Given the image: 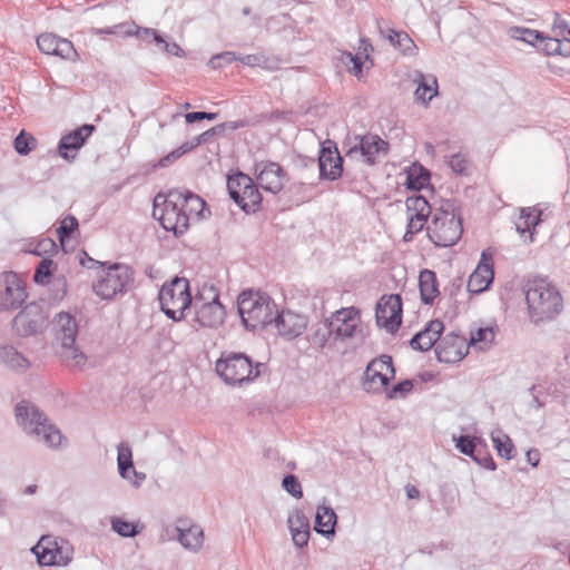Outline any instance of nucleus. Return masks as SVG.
<instances>
[{
	"label": "nucleus",
	"instance_id": "obj_1",
	"mask_svg": "<svg viewBox=\"0 0 570 570\" xmlns=\"http://www.w3.org/2000/svg\"><path fill=\"white\" fill-rule=\"evenodd\" d=\"M53 348L61 362L69 367H82L86 355L76 344L78 323L68 312L58 313L52 320Z\"/></svg>",
	"mask_w": 570,
	"mask_h": 570
},
{
	"label": "nucleus",
	"instance_id": "obj_2",
	"mask_svg": "<svg viewBox=\"0 0 570 570\" xmlns=\"http://www.w3.org/2000/svg\"><path fill=\"white\" fill-rule=\"evenodd\" d=\"M14 413L19 426L28 435L45 443L48 448L55 449L61 444L62 435L59 429L33 403L26 400L20 401L16 405Z\"/></svg>",
	"mask_w": 570,
	"mask_h": 570
},
{
	"label": "nucleus",
	"instance_id": "obj_3",
	"mask_svg": "<svg viewBox=\"0 0 570 570\" xmlns=\"http://www.w3.org/2000/svg\"><path fill=\"white\" fill-rule=\"evenodd\" d=\"M525 301L533 322L551 320L562 311V296L546 279H534L528 284Z\"/></svg>",
	"mask_w": 570,
	"mask_h": 570
},
{
	"label": "nucleus",
	"instance_id": "obj_4",
	"mask_svg": "<svg viewBox=\"0 0 570 570\" xmlns=\"http://www.w3.org/2000/svg\"><path fill=\"white\" fill-rule=\"evenodd\" d=\"M237 308L246 328H263L273 323L277 313L276 304L266 294L254 291H243L237 299Z\"/></svg>",
	"mask_w": 570,
	"mask_h": 570
},
{
	"label": "nucleus",
	"instance_id": "obj_5",
	"mask_svg": "<svg viewBox=\"0 0 570 570\" xmlns=\"http://www.w3.org/2000/svg\"><path fill=\"white\" fill-rule=\"evenodd\" d=\"M462 232L461 217L451 204L436 209L426 227L430 240L438 247H449L456 244Z\"/></svg>",
	"mask_w": 570,
	"mask_h": 570
},
{
	"label": "nucleus",
	"instance_id": "obj_6",
	"mask_svg": "<svg viewBox=\"0 0 570 570\" xmlns=\"http://www.w3.org/2000/svg\"><path fill=\"white\" fill-rule=\"evenodd\" d=\"M179 199L180 190H171L168 195L158 194L154 199L153 216L166 230L175 235H183L189 227L188 218L178 203Z\"/></svg>",
	"mask_w": 570,
	"mask_h": 570
},
{
	"label": "nucleus",
	"instance_id": "obj_7",
	"mask_svg": "<svg viewBox=\"0 0 570 570\" xmlns=\"http://www.w3.org/2000/svg\"><path fill=\"white\" fill-rule=\"evenodd\" d=\"M159 303L165 315L173 321H181L184 312L191 304L189 282L185 277H175L159 292Z\"/></svg>",
	"mask_w": 570,
	"mask_h": 570
},
{
	"label": "nucleus",
	"instance_id": "obj_8",
	"mask_svg": "<svg viewBox=\"0 0 570 570\" xmlns=\"http://www.w3.org/2000/svg\"><path fill=\"white\" fill-rule=\"evenodd\" d=\"M134 278V271L128 265L116 263L102 271L94 291L102 299H111L117 294L127 292Z\"/></svg>",
	"mask_w": 570,
	"mask_h": 570
},
{
	"label": "nucleus",
	"instance_id": "obj_9",
	"mask_svg": "<svg viewBox=\"0 0 570 570\" xmlns=\"http://www.w3.org/2000/svg\"><path fill=\"white\" fill-rule=\"evenodd\" d=\"M217 374L230 385L242 384L258 376L252 361L243 353L223 354L216 362Z\"/></svg>",
	"mask_w": 570,
	"mask_h": 570
},
{
	"label": "nucleus",
	"instance_id": "obj_10",
	"mask_svg": "<svg viewBox=\"0 0 570 570\" xmlns=\"http://www.w3.org/2000/svg\"><path fill=\"white\" fill-rule=\"evenodd\" d=\"M327 321L333 333V341L345 342L357 336L364 337L360 311L355 307L335 311L327 317Z\"/></svg>",
	"mask_w": 570,
	"mask_h": 570
},
{
	"label": "nucleus",
	"instance_id": "obj_11",
	"mask_svg": "<svg viewBox=\"0 0 570 570\" xmlns=\"http://www.w3.org/2000/svg\"><path fill=\"white\" fill-rule=\"evenodd\" d=\"M227 189L230 198L246 213L255 212L262 202L257 186L245 174L228 177Z\"/></svg>",
	"mask_w": 570,
	"mask_h": 570
},
{
	"label": "nucleus",
	"instance_id": "obj_12",
	"mask_svg": "<svg viewBox=\"0 0 570 570\" xmlns=\"http://www.w3.org/2000/svg\"><path fill=\"white\" fill-rule=\"evenodd\" d=\"M47 323L48 313L45 304L30 303L16 315L12 327L19 336H31L43 332Z\"/></svg>",
	"mask_w": 570,
	"mask_h": 570
},
{
	"label": "nucleus",
	"instance_id": "obj_13",
	"mask_svg": "<svg viewBox=\"0 0 570 570\" xmlns=\"http://www.w3.org/2000/svg\"><path fill=\"white\" fill-rule=\"evenodd\" d=\"M395 377V368L390 355L372 360L364 372L363 387L366 392L380 393Z\"/></svg>",
	"mask_w": 570,
	"mask_h": 570
},
{
	"label": "nucleus",
	"instance_id": "obj_14",
	"mask_svg": "<svg viewBox=\"0 0 570 570\" xmlns=\"http://www.w3.org/2000/svg\"><path fill=\"white\" fill-rule=\"evenodd\" d=\"M375 318L379 327L389 333L399 330L402 323V301L397 294L384 295L380 298L375 308Z\"/></svg>",
	"mask_w": 570,
	"mask_h": 570
},
{
	"label": "nucleus",
	"instance_id": "obj_15",
	"mask_svg": "<svg viewBox=\"0 0 570 570\" xmlns=\"http://www.w3.org/2000/svg\"><path fill=\"white\" fill-rule=\"evenodd\" d=\"M26 298V288L18 275L13 272L4 273L0 281V308L16 309Z\"/></svg>",
	"mask_w": 570,
	"mask_h": 570
},
{
	"label": "nucleus",
	"instance_id": "obj_16",
	"mask_svg": "<svg viewBox=\"0 0 570 570\" xmlns=\"http://www.w3.org/2000/svg\"><path fill=\"white\" fill-rule=\"evenodd\" d=\"M320 178L335 180L341 177L343 171V158L341 157L336 144L327 139L321 145L318 155Z\"/></svg>",
	"mask_w": 570,
	"mask_h": 570
},
{
	"label": "nucleus",
	"instance_id": "obj_17",
	"mask_svg": "<svg viewBox=\"0 0 570 570\" xmlns=\"http://www.w3.org/2000/svg\"><path fill=\"white\" fill-rule=\"evenodd\" d=\"M468 350L469 344L464 336L449 333L436 344L435 354L440 362L456 363L468 354Z\"/></svg>",
	"mask_w": 570,
	"mask_h": 570
},
{
	"label": "nucleus",
	"instance_id": "obj_18",
	"mask_svg": "<svg viewBox=\"0 0 570 570\" xmlns=\"http://www.w3.org/2000/svg\"><path fill=\"white\" fill-rule=\"evenodd\" d=\"M389 149V144L377 135H364L358 137V142L350 148L347 155L360 153L364 163L373 166L377 161L379 156H385Z\"/></svg>",
	"mask_w": 570,
	"mask_h": 570
},
{
	"label": "nucleus",
	"instance_id": "obj_19",
	"mask_svg": "<svg viewBox=\"0 0 570 570\" xmlns=\"http://www.w3.org/2000/svg\"><path fill=\"white\" fill-rule=\"evenodd\" d=\"M257 181L259 186L273 194L282 190L285 181V171L277 163H259L256 165Z\"/></svg>",
	"mask_w": 570,
	"mask_h": 570
},
{
	"label": "nucleus",
	"instance_id": "obj_20",
	"mask_svg": "<svg viewBox=\"0 0 570 570\" xmlns=\"http://www.w3.org/2000/svg\"><path fill=\"white\" fill-rule=\"evenodd\" d=\"M273 322L275 323L278 333L288 338L297 337L307 326L306 316L292 311L277 312Z\"/></svg>",
	"mask_w": 570,
	"mask_h": 570
},
{
	"label": "nucleus",
	"instance_id": "obj_21",
	"mask_svg": "<svg viewBox=\"0 0 570 570\" xmlns=\"http://www.w3.org/2000/svg\"><path fill=\"white\" fill-rule=\"evenodd\" d=\"M94 130V125H82L72 132L62 136L58 145L59 155L65 159H73L78 149Z\"/></svg>",
	"mask_w": 570,
	"mask_h": 570
},
{
	"label": "nucleus",
	"instance_id": "obj_22",
	"mask_svg": "<svg viewBox=\"0 0 570 570\" xmlns=\"http://www.w3.org/2000/svg\"><path fill=\"white\" fill-rule=\"evenodd\" d=\"M443 331V322L440 320H432L422 331L411 338L410 346L415 351H429L440 342Z\"/></svg>",
	"mask_w": 570,
	"mask_h": 570
},
{
	"label": "nucleus",
	"instance_id": "obj_23",
	"mask_svg": "<svg viewBox=\"0 0 570 570\" xmlns=\"http://www.w3.org/2000/svg\"><path fill=\"white\" fill-rule=\"evenodd\" d=\"M493 277L494 273L491 257H488L483 252L479 265L469 277L466 285L468 291L474 294L485 291L492 283Z\"/></svg>",
	"mask_w": 570,
	"mask_h": 570
},
{
	"label": "nucleus",
	"instance_id": "obj_24",
	"mask_svg": "<svg viewBox=\"0 0 570 570\" xmlns=\"http://www.w3.org/2000/svg\"><path fill=\"white\" fill-rule=\"evenodd\" d=\"M225 315L224 306L218 296H215L212 302L204 303L197 308L195 322L202 327L214 328L223 324Z\"/></svg>",
	"mask_w": 570,
	"mask_h": 570
},
{
	"label": "nucleus",
	"instance_id": "obj_25",
	"mask_svg": "<svg viewBox=\"0 0 570 570\" xmlns=\"http://www.w3.org/2000/svg\"><path fill=\"white\" fill-rule=\"evenodd\" d=\"M38 48L46 55H53L63 59L71 58L76 53L71 41L59 38L53 33H42L37 39Z\"/></svg>",
	"mask_w": 570,
	"mask_h": 570
},
{
	"label": "nucleus",
	"instance_id": "obj_26",
	"mask_svg": "<svg viewBox=\"0 0 570 570\" xmlns=\"http://www.w3.org/2000/svg\"><path fill=\"white\" fill-rule=\"evenodd\" d=\"M380 35L385 38L394 49L399 50L403 56L414 57L417 53V46L405 31H397L385 28L382 21H377Z\"/></svg>",
	"mask_w": 570,
	"mask_h": 570
},
{
	"label": "nucleus",
	"instance_id": "obj_27",
	"mask_svg": "<svg viewBox=\"0 0 570 570\" xmlns=\"http://www.w3.org/2000/svg\"><path fill=\"white\" fill-rule=\"evenodd\" d=\"M413 82L417 83V88L414 91L416 102L428 106L429 102L438 96V80L433 75H424L421 71H414Z\"/></svg>",
	"mask_w": 570,
	"mask_h": 570
},
{
	"label": "nucleus",
	"instance_id": "obj_28",
	"mask_svg": "<svg viewBox=\"0 0 570 570\" xmlns=\"http://www.w3.org/2000/svg\"><path fill=\"white\" fill-rule=\"evenodd\" d=\"M117 463H118V472L122 479L132 480L131 475L136 478L132 483L135 485H139L145 480V474L139 473L135 470L132 463V452L131 448L128 443H120L117 448Z\"/></svg>",
	"mask_w": 570,
	"mask_h": 570
},
{
	"label": "nucleus",
	"instance_id": "obj_29",
	"mask_svg": "<svg viewBox=\"0 0 570 570\" xmlns=\"http://www.w3.org/2000/svg\"><path fill=\"white\" fill-rule=\"evenodd\" d=\"M287 523L294 544L299 548L307 546L309 539V522L305 514L296 510L288 515Z\"/></svg>",
	"mask_w": 570,
	"mask_h": 570
},
{
	"label": "nucleus",
	"instance_id": "obj_30",
	"mask_svg": "<svg viewBox=\"0 0 570 570\" xmlns=\"http://www.w3.org/2000/svg\"><path fill=\"white\" fill-rule=\"evenodd\" d=\"M0 363L16 372H24L30 367L29 360L14 346L9 344L0 345Z\"/></svg>",
	"mask_w": 570,
	"mask_h": 570
},
{
	"label": "nucleus",
	"instance_id": "obj_31",
	"mask_svg": "<svg viewBox=\"0 0 570 570\" xmlns=\"http://www.w3.org/2000/svg\"><path fill=\"white\" fill-rule=\"evenodd\" d=\"M336 514L327 505H318L315 514V530L324 537L334 535L336 524Z\"/></svg>",
	"mask_w": 570,
	"mask_h": 570
},
{
	"label": "nucleus",
	"instance_id": "obj_32",
	"mask_svg": "<svg viewBox=\"0 0 570 570\" xmlns=\"http://www.w3.org/2000/svg\"><path fill=\"white\" fill-rule=\"evenodd\" d=\"M421 298L424 304H432L439 295L438 281L434 272L424 269L419 276Z\"/></svg>",
	"mask_w": 570,
	"mask_h": 570
},
{
	"label": "nucleus",
	"instance_id": "obj_33",
	"mask_svg": "<svg viewBox=\"0 0 570 570\" xmlns=\"http://www.w3.org/2000/svg\"><path fill=\"white\" fill-rule=\"evenodd\" d=\"M178 203L181 206L186 218H188V222L191 217H198L203 213L206 205L202 197L193 194L191 191H180V199Z\"/></svg>",
	"mask_w": 570,
	"mask_h": 570
},
{
	"label": "nucleus",
	"instance_id": "obj_34",
	"mask_svg": "<svg viewBox=\"0 0 570 570\" xmlns=\"http://www.w3.org/2000/svg\"><path fill=\"white\" fill-rule=\"evenodd\" d=\"M31 551L40 566H55L57 562L53 542L48 537H42Z\"/></svg>",
	"mask_w": 570,
	"mask_h": 570
},
{
	"label": "nucleus",
	"instance_id": "obj_35",
	"mask_svg": "<svg viewBox=\"0 0 570 570\" xmlns=\"http://www.w3.org/2000/svg\"><path fill=\"white\" fill-rule=\"evenodd\" d=\"M541 210L535 207L522 208L520 214V220H525V226H522L521 223H515L517 232L523 236L527 233H531V229L534 228L540 222ZM530 240H532V234L529 235Z\"/></svg>",
	"mask_w": 570,
	"mask_h": 570
},
{
	"label": "nucleus",
	"instance_id": "obj_36",
	"mask_svg": "<svg viewBox=\"0 0 570 570\" xmlns=\"http://www.w3.org/2000/svg\"><path fill=\"white\" fill-rule=\"evenodd\" d=\"M405 207L407 216L428 218L431 214V206L421 195H413L406 198Z\"/></svg>",
	"mask_w": 570,
	"mask_h": 570
},
{
	"label": "nucleus",
	"instance_id": "obj_37",
	"mask_svg": "<svg viewBox=\"0 0 570 570\" xmlns=\"http://www.w3.org/2000/svg\"><path fill=\"white\" fill-rule=\"evenodd\" d=\"M178 540L186 549L197 550L203 544V530L198 525H191L188 529H178Z\"/></svg>",
	"mask_w": 570,
	"mask_h": 570
},
{
	"label": "nucleus",
	"instance_id": "obj_38",
	"mask_svg": "<svg viewBox=\"0 0 570 570\" xmlns=\"http://www.w3.org/2000/svg\"><path fill=\"white\" fill-rule=\"evenodd\" d=\"M491 439L497 450L498 454L507 460H511L515 455V448L509 438V435L503 434L501 431L498 433L492 432Z\"/></svg>",
	"mask_w": 570,
	"mask_h": 570
},
{
	"label": "nucleus",
	"instance_id": "obj_39",
	"mask_svg": "<svg viewBox=\"0 0 570 570\" xmlns=\"http://www.w3.org/2000/svg\"><path fill=\"white\" fill-rule=\"evenodd\" d=\"M328 325L330 324L326 318L323 323H318L312 327V333L309 334L308 340L313 346L324 348L328 340H333V333Z\"/></svg>",
	"mask_w": 570,
	"mask_h": 570
},
{
	"label": "nucleus",
	"instance_id": "obj_40",
	"mask_svg": "<svg viewBox=\"0 0 570 570\" xmlns=\"http://www.w3.org/2000/svg\"><path fill=\"white\" fill-rule=\"evenodd\" d=\"M509 35L511 38H513L515 40L524 41L533 47H538L539 41L542 36V33L537 30H532V29H528V28H523V27H511L509 29Z\"/></svg>",
	"mask_w": 570,
	"mask_h": 570
},
{
	"label": "nucleus",
	"instance_id": "obj_41",
	"mask_svg": "<svg viewBox=\"0 0 570 570\" xmlns=\"http://www.w3.org/2000/svg\"><path fill=\"white\" fill-rule=\"evenodd\" d=\"M453 441L455 442V448L462 453L472 459L474 456L475 452L479 450L476 449L478 444L482 443V439L476 436H469V435H460L459 438L453 436Z\"/></svg>",
	"mask_w": 570,
	"mask_h": 570
},
{
	"label": "nucleus",
	"instance_id": "obj_42",
	"mask_svg": "<svg viewBox=\"0 0 570 570\" xmlns=\"http://www.w3.org/2000/svg\"><path fill=\"white\" fill-rule=\"evenodd\" d=\"M495 333L493 327H480L471 333L469 345L479 344L480 350H485L494 341Z\"/></svg>",
	"mask_w": 570,
	"mask_h": 570
},
{
	"label": "nucleus",
	"instance_id": "obj_43",
	"mask_svg": "<svg viewBox=\"0 0 570 570\" xmlns=\"http://www.w3.org/2000/svg\"><path fill=\"white\" fill-rule=\"evenodd\" d=\"M136 24L134 22L128 23H119L115 24L112 27L102 28V29H94L92 32L95 35H115V36H122V37H130L134 36L136 32Z\"/></svg>",
	"mask_w": 570,
	"mask_h": 570
},
{
	"label": "nucleus",
	"instance_id": "obj_44",
	"mask_svg": "<svg viewBox=\"0 0 570 570\" xmlns=\"http://www.w3.org/2000/svg\"><path fill=\"white\" fill-rule=\"evenodd\" d=\"M111 529L125 538H132L139 532L134 523L118 517L111 519Z\"/></svg>",
	"mask_w": 570,
	"mask_h": 570
},
{
	"label": "nucleus",
	"instance_id": "obj_45",
	"mask_svg": "<svg viewBox=\"0 0 570 570\" xmlns=\"http://www.w3.org/2000/svg\"><path fill=\"white\" fill-rule=\"evenodd\" d=\"M237 60L249 67H262L265 69H273L275 67V61L263 55H246L237 57Z\"/></svg>",
	"mask_w": 570,
	"mask_h": 570
},
{
	"label": "nucleus",
	"instance_id": "obj_46",
	"mask_svg": "<svg viewBox=\"0 0 570 570\" xmlns=\"http://www.w3.org/2000/svg\"><path fill=\"white\" fill-rule=\"evenodd\" d=\"M537 48L548 56L558 55L561 48V37L554 35L552 37H548L542 33Z\"/></svg>",
	"mask_w": 570,
	"mask_h": 570
},
{
	"label": "nucleus",
	"instance_id": "obj_47",
	"mask_svg": "<svg viewBox=\"0 0 570 570\" xmlns=\"http://www.w3.org/2000/svg\"><path fill=\"white\" fill-rule=\"evenodd\" d=\"M36 147V139L23 130L14 139V149L20 155H28Z\"/></svg>",
	"mask_w": 570,
	"mask_h": 570
},
{
	"label": "nucleus",
	"instance_id": "obj_48",
	"mask_svg": "<svg viewBox=\"0 0 570 570\" xmlns=\"http://www.w3.org/2000/svg\"><path fill=\"white\" fill-rule=\"evenodd\" d=\"M426 220L428 218L407 216L406 232L403 236L404 242H411L413 236L423 229Z\"/></svg>",
	"mask_w": 570,
	"mask_h": 570
},
{
	"label": "nucleus",
	"instance_id": "obj_49",
	"mask_svg": "<svg viewBox=\"0 0 570 570\" xmlns=\"http://www.w3.org/2000/svg\"><path fill=\"white\" fill-rule=\"evenodd\" d=\"M282 487L286 492L296 499H301L303 497L301 483L294 474L285 475L282 481Z\"/></svg>",
	"mask_w": 570,
	"mask_h": 570
},
{
	"label": "nucleus",
	"instance_id": "obj_50",
	"mask_svg": "<svg viewBox=\"0 0 570 570\" xmlns=\"http://www.w3.org/2000/svg\"><path fill=\"white\" fill-rule=\"evenodd\" d=\"M78 228V220L75 216H67L62 219L60 227L58 228V235L61 243L66 238H69L73 230Z\"/></svg>",
	"mask_w": 570,
	"mask_h": 570
},
{
	"label": "nucleus",
	"instance_id": "obj_51",
	"mask_svg": "<svg viewBox=\"0 0 570 570\" xmlns=\"http://www.w3.org/2000/svg\"><path fill=\"white\" fill-rule=\"evenodd\" d=\"M430 179V175L428 171L421 173L419 176L415 175L414 171H410L406 177V186L413 190L422 189Z\"/></svg>",
	"mask_w": 570,
	"mask_h": 570
},
{
	"label": "nucleus",
	"instance_id": "obj_52",
	"mask_svg": "<svg viewBox=\"0 0 570 570\" xmlns=\"http://www.w3.org/2000/svg\"><path fill=\"white\" fill-rule=\"evenodd\" d=\"M235 60H237V56L234 52L225 51L213 56L208 63L213 69H218L230 65Z\"/></svg>",
	"mask_w": 570,
	"mask_h": 570
},
{
	"label": "nucleus",
	"instance_id": "obj_53",
	"mask_svg": "<svg viewBox=\"0 0 570 570\" xmlns=\"http://www.w3.org/2000/svg\"><path fill=\"white\" fill-rule=\"evenodd\" d=\"M413 389V383L411 380H404L396 385H394L390 391H387V399H399L404 397L409 394Z\"/></svg>",
	"mask_w": 570,
	"mask_h": 570
},
{
	"label": "nucleus",
	"instance_id": "obj_54",
	"mask_svg": "<svg viewBox=\"0 0 570 570\" xmlns=\"http://www.w3.org/2000/svg\"><path fill=\"white\" fill-rule=\"evenodd\" d=\"M135 35L138 37V38H141V39H145V38H148V37H151L154 42L163 50L164 47H165V43L167 42V40L164 39V37L158 33L157 30L155 29H151V28H139V27H136V32Z\"/></svg>",
	"mask_w": 570,
	"mask_h": 570
},
{
	"label": "nucleus",
	"instance_id": "obj_55",
	"mask_svg": "<svg viewBox=\"0 0 570 570\" xmlns=\"http://www.w3.org/2000/svg\"><path fill=\"white\" fill-rule=\"evenodd\" d=\"M51 259H42L35 272L33 281L36 283H45V281L51 275Z\"/></svg>",
	"mask_w": 570,
	"mask_h": 570
},
{
	"label": "nucleus",
	"instance_id": "obj_56",
	"mask_svg": "<svg viewBox=\"0 0 570 570\" xmlns=\"http://www.w3.org/2000/svg\"><path fill=\"white\" fill-rule=\"evenodd\" d=\"M472 460L476 462L480 466L485 468L488 470L494 471L497 465L489 452L485 450L479 449Z\"/></svg>",
	"mask_w": 570,
	"mask_h": 570
},
{
	"label": "nucleus",
	"instance_id": "obj_57",
	"mask_svg": "<svg viewBox=\"0 0 570 570\" xmlns=\"http://www.w3.org/2000/svg\"><path fill=\"white\" fill-rule=\"evenodd\" d=\"M55 557L57 562H55V566H67L71 561V549L59 547L58 543L55 541Z\"/></svg>",
	"mask_w": 570,
	"mask_h": 570
},
{
	"label": "nucleus",
	"instance_id": "obj_58",
	"mask_svg": "<svg viewBox=\"0 0 570 570\" xmlns=\"http://www.w3.org/2000/svg\"><path fill=\"white\" fill-rule=\"evenodd\" d=\"M249 125H255V124H254V121L250 122L247 119H239V120H235V121L222 122V124H219V127H220V130L223 134L225 131H234V130L247 127Z\"/></svg>",
	"mask_w": 570,
	"mask_h": 570
},
{
	"label": "nucleus",
	"instance_id": "obj_59",
	"mask_svg": "<svg viewBox=\"0 0 570 570\" xmlns=\"http://www.w3.org/2000/svg\"><path fill=\"white\" fill-rule=\"evenodd\" d=\"M568 23L567 21L561 18L559 13H554V19L552 23V33L554 36L563 37L564 32L568 33Z\"/></svg>",
	"mask_w": 570,
	"mask_h": 570
},
{
	"label": "nucleus",
	"instance_id": "obj_60",
	"mask_svg": "<svg viewBox=\"0 0 570 570\" xmlns=\"http://www.w3.org/2000/svg\"><path fill=\"white\" fill-rule=\"evenodd\" d=\"M287 115H288V112L281 111V110H275V111H272V112L262 114V115H259L255 119L254 124H258V122H262V121H279V120H284Z\"/></svg>",
	"mask_w": 570,
	"mask_h": 570
},
{
	"label": "nucleus",
	"instance_id": "obj_61",
	"mask_svg": "<svg viewBox=\"0 0 570 570\" xmlns=\"http://www.w3.org/2000/svg\"><path fill=\"white\" fill-rule=\"evenodd\" d=\"M342 60L344 63H348V62L353 63L352 72L354 75H358L362 72L363 62L360 57H357L351 52H344L342 56Z\"/></svg>",
	"mask_w": 570,
	"mask_h": 570
},
{
	"label": "nucleus",
	"instance_id": "obj_62",
	"mask_svg": "<svg viewBox=\"0 0 570 570\" xmlns=\"http://www.w3.org/2000/svg\"><path fill=\"white\" fill-rule=\"evenodd\" d=\"M449 166L455 174H462L466 168V160L460 155H452L449 159Z\"/></svg>",
	"mask_w": 570,
	"mask_h": 570
},
{
	"label": "nucleus",
	"instance_id": "obj_63",
	"mask_svg": "<svg viewBox=\"0 0 570 570\" xmlns=\"http://www.w3.org/2000/svg\"><path fill=\"white\" fill-rule=\"evenodd\" d=\"M222 134V130H220V127L219 125L217 126H214L212 128H209L208 130L204 131L203 134L198 135L195 137V144H205L213 136L215 135H220Z\"/></svg>",
	"mask_w": 570,
	"mask_h": 570
},
{
	"label": "nucleus",
	"instance_id": "obj_64",
	"mask_svg": "<svg viewBox=\"0 0 570 570\" xmlns=\"http://www.w3.org/2000/svg\"><path fill=\"white\" fill-rule=\"evenodd\" d=\"M163 50L165 52L169 53V55H173V56H176V57H179V58L185 56V52L181 49V47L178 43L174 42V41L173 42L167 41L165 43V47H164Z\"/></svg>",
	"mask_w": 570,
	"mask_h": 570
}]
</instances>
